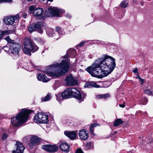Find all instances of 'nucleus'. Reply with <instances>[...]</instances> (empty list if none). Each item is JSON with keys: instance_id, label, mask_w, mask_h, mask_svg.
Here are the masks:
<instances>
[{"instance_id": "f257e3e1", "label": "nucleus", "mask_w": 153, "mask_h": 153, "mask_svg": "<svg viewBox=\"0 0 153 153\" xmlns=\"http://www.w3.org/2000/svg\"><path fill=\"white\" fill-rule=\"evenodd\" d=\"M115 67V59L111 56H107L104 59H97L91 66L86 68L85 70L93 76L101 78L110 74Z\"/></svg>"}, {"instance_id": "f03ea898", "label": "nucleus", "mask_w": 153, "mask_h": 153, "mask_svg": "<svg viewBox=\"0 0 153 153\" xmlns=\"http://www.w3.org/2000/svg\"><path fill=\"white\" fill-rule=\"evenodd\" d=\"M68 61L67 59L62 60L61 64L56 63L47 67V71L45 73L53 78H56L64 74L68 69Z\"/></svg>"}, {"instance_id": "7ed1b4c3", "label": "nucleus", "mask_w": 153, "mask_h": 153, "mask_svg": "<svg viewBox=\"0 0 153 153\" xmlns=\"http://www.w3.org/2000/svg\"><path fill=\"white\" fill-rule=\"evenodd\" d=\"M32 111L26 109H22L15 117L11 119V124L14 126L18 127L25 123L28 117V115Z\"/></svg>"}, {"instance_id": "20e7f679", "label": "nucleus", "mask_w": 153, "mask_h": 153, "mask_svg": "<svg viewBox=\"0 0 153 153\" xmlns=\"http://www.w3.org/2000/svg\"><path fill=\"white\" fill-rule=\"evenodd\" d=\"M77 90L75 88H69L66 89L63 92V95H65V99L69 97H74L77 99L79 102H80L81 101H83L84 99L83 94V96L82 94L78 92L77 93L76 91Z\"/></svg>"}, {"instance_id": "39448f33", "label": "nucleus", "mask_w": 153, "mask_h": 153, "mask_svg": "<svg viewBox=\"0 0 153 153\" xmlns=\"http://www.w3.org/2000/svg\"><path fill=\"white\" fill-rule=\"evenodd\" d=\"M38 49V47L33 44L32 41L29 39H27L24 41L23 51L24 53L29 55H31V52H34Z\"/></svg>"}, {"instance_id": "423d86ee", "label": "nucleus", "mask_w": 153, "mask_h": 153, "mask_svg": "<svg viewBox=\"0 0 153 153\" xmlns=\"http://www.w3.org/2000/svg\"><path fill=\"white\" fill-rule=\"evenodd\" d=\"M8 53L14 58L19 56V53L21 51V47L20 45L16 42L11 43L9 45Z\"/></svg>"}, {"instance_id": "0eeeda50", "label": "nucleus", "mask_w": 153, "mask_h": 153, "mask_svg": "<svg viewBox=\"0 0 153 153\" xmlns=\"http://www.w3.org/2000/svg\"><path fill=\"white\" fill-rule=\"evenodd\" d=\"M62 12L61 10L55 7H51L46 10L45 14L47 16L51 17L54 16L59 17V13Z\"/></svg>"}, {"instance_id": "6e6552de", "label": "nucleus", "mask_w": 153, "mask_h": 153, "mask_svg": "<svg viewBox=\"0 0 153 153\" xmlns=\"http://www.w3.org/2000/svg\"><path fill=\"white\" fill-rule=\"evenodd\" d=\"M29 9L30 13H32L35 16H41L44 13V10L42 9L41 8H36L35 6L33 5L30 7Z\"/></svg>"}, {"instance_id": "1a4fd4ad", "label": "nucleus", "mask_w": 153, "mask_h": 153, "mask_svg": "<svg viewBox=\"0 0 153 153\" xmlns=\"http://www.w3.org/2000/svg\"><path fill=\"white\" fill-rule=\"evenodd\" d=\"M20 18L19 14L14 16H5L3 21L7 25H12L13 24L15 20H18Z\"/></svg>"}, {"instance_id": "9d476101", "label": "nucleus", "mask_w": 153, "mask_h": 153, "mask_svg": "<svg viewBox=\"0 0 153 153\" xmlns=\"http://www.w3.org/2000/svg\"><path fill=\"white\" fill-rule=\"evenodd\" d=\"M65 81L66 82V84L67 86H74L77 84V81L74 79L71 75L67 76L65 79Z\"/></svg>"}, {"instance_id": "9b49d317", "label": "nucleus", "mask_w": 153, "mask_h": 153, "mask_svg": "<svg viewBox=\"0 0 153 153\" xmlns=\"http://www.w3.org/2000/svg\"><path fill=\"white\" fill-rule=\"evenodd\" d=\"M42 148L46 151L49 152H54L56 151L58 147L56 145H43Z\"/></svg>"}, {"instance_id": "f8f14e48", "label": "nucleus", "mask_w": 153, "mask_h": 153, "mask_svg": "<svg viewBox=\"0 0 153 153\" xmlns=\"http://www.w3.org/2000/svg\"><path fill=\"white\" fill-rule=\"evenodd\" d=\"M78 134L80 138L83 140H86L89 137L88 132L85 129L80 130Z\"/></svg>"}, {"instance_id": "ddd939ff", "label": "nucleus", "mask_w": 153, "mask_h": 153, "mask_svg": "<svg viewBox=\"0 0 153 153\" xmlns=\"http://www.w3.org/2000/svg\"><path fill=\"white\" fill-rule=\"evenodd\" d=\"M16 145L17 149L15 151H13V153H23L25 149L24 146L22 143L19 142H17Z\"/></svg>"}, {"instance_id": "4468645a", "label": "nucleus", "mask_w": 153, "mask_h": 153, "mask_svg": "<svg viewBox=\"0 0 153 153\" xmlns=\"http://www.w3.org/2000/svg\"><path fill=\"white\" fill-rule=\"evenodd\" d=\"M45 24L42 22H37L36 23H34L35 25V27L36 28V30H37L38 32L41 34H42L43 32L42 27H44Z\"/></svg>"}, {"instance_id": "2eb2a0df", "label": "nucleus", "mask_w": 153, "mask_h": 153, "mask_svg": "<svg viewBox=\"0 0 153 153\" xmlns=\"http://www.w3.org/2000/svg\"><path fill=\"white\" fill-rule=\"evenodd\" d=\"M30 138V141L29 146L31 149H33V146L39 141V139L36 136H31Z\"/></svg>"}, {"instance_id": "dca6fc26", "label": "nucleus", "mask_w": 153, "mask_h": 153, "mask_svg": "<svg viewBox=\"0 0 153 153\" xmlns=\"http://www.w3.org/2000/svg\"><path fill=\"white\" fill-rule=\"evenodd\" d=\"M77 131H65V134L70 138L71 140L75 139L76 136Z\"/></svg>"}, {"instance_id": "f3484780", "label": "nucleus", "mask_w": 153, "mask_h": 153, "mask_svg": "<svg viewBox=\"0 0 153 153\" xmlns=\"http://www.w3.org/2000/svg\"><path fill=\"white\" fill-rule=\"evenodd\" d=\"M37 78L38 80L45 82H47L50 80V79L48 78L45 74L42 73L38 74Z\"/></svg>"}, {"instance_id": "a211bd4d", "label": "nucleus", "mask_w": 153, "mask_h": 153, "mask_svg": "<svg viewBox=\"0 0 153 153\" xmlns=\"http://www.w3.org/2000/svg\"><path fill=\"white\" fill-rule=\"evenodd\" d=\"M60 148L63 151L68 152L69 148V146L67 143L63 142L60 144Z\"/></svg>"}, {"instance_id": "6ab92c4d", "label": "nucleus", "mask_w": 153, "mask_h": 153, "mask_svg": "<svg viewBox=\"0 0 153 153\" xmlns=\"http://www.w3.org/2000/svg\"><path fill=\"white\" fill-rule=\"evenodd\" d=\"M41 113H39L36 114L34 117L33 121L36 123H41Z\"/></svg>"}, {"instance_id": "aec40b11", "label": "nucleus", "mask_w": 153, "mask_h": 153, "mask_svg": "<svg viewBox=\"0 0 153 153\" xmlns=\"http://www.w3.org/2000/svg\"><path fill=\"white\" fill-rule=\"evenodd\" d=\"M91 86L93 87L98 88L100 87L99 85L94 82H90L89 83H87L85 85V87L90 88Z\"/></svg>"}, {"instance_id": "412c9836", "label": "nucleus", "mask_w": 153, "mask_h": 153, "mask_svg": "<svg viewBox=\"0 0 153 153\" xmlns=\"http://www.w3.org/2000/svg\"><path fill=\"white\" fill-rule=\"evenodd\" d=\"M41 116V123H47L48 121V115L42 113Z\"/></svg>"}, {"instance_id": "4be33fe9", "label": "nucleus", "mask_w": 153, "mask_h": 153, "mask_svg": "<svg viewBox=\"0 0 153 153\" xmlns=\"http://www.w3.org/2000/svg\"><path fill=\"white\" fill-rule=\"evenodd\" d=\"M63 94V92L62 93H59L58 94L56 95V100L59 101L63 99H65V95Z\"/></svg>"}, {"instance_id": "5701e85b", "label": "nucleus", "mask_w": 153, "mask_h": 153, "mask_svg": "<svg viewBox=\"0 0 153 153\" xmlns=\"http://www.w3.org/2000/svg\"><path fill=\"white\" fill-rule=\"evenodd\" d=\"M123 123V121L121 119H117L115 120L114 123V126L115 127L117 126L122 124Z\"/></svg>"}, {"instance_id": "b1692460", "label": "nucleus", "mask_w": 153, "mask_h": 153, "mask_svg": "<svg viewBox=\"0 0 153 153\" xmlns=\"http://www.w3.org/2000/svg\"><path fill=\"white\" fill-rule=\"evenodd\" d=\"M51 98V94H48L44 97L42 98V102H46L49 100Z\"/></svg>"}, {"instance_id": "393cba45", "label": "nucleus", "mask_w": 153, "mask_h": 153, "mask_svg": "<svg viewBox=\"0 0 153 153\" xmlns=\"http://www.w3.org/2000/svg\"><path fill=\"white\" fill-rule=\"evenodd\" d=\"M97 125H99V124H96V123H94L91 124L90 126V131L91 133L92 134L94 135V127H96L97 126Z\"/></svg>"}, {"instance_id": "a878e982", "label": "nucleus", "mask_w": 153, "mask_h": 153, "mask_svg": "<svg viewBox=\"0 0 153 153\" xmlns=\"http://www.w3.org/2000/svg\"><path fill=\"white\" fill-rule=\"evenodd\" d=\"M35 25L34 23L32 24V25H30L28 28V30L30 33H32L34 30H36V28L35 27Z\"/></svg>"}, {"instance_id": "bb28decb", "label": "nucleus", "mask_w": 153, "mask_h": 153, "mask_svg": "<svg viewBox=\"0 0 153 153\" xmlns=\"http://www.w3.org/2000/svg\"><path fill=\"white\" fill-rule=\"evenodd\" d=\"M109 97V95L108 94H100L97 96L96 98L97 99H100V98H106Z\"/></svg>"}, {"instance_id": "cd10ccee", "label": "nucleus", "mask_w": 153, "mask_h": 153, "mask_svg": "<svg viewBox=\"0 0 153 153\" xmlns=\"http://www.w3.org/2000/svg\"><path fill=\"white\" fill-rule=\"evenodd\" d=\"M56 30L57 32H58L59 35H62L64 33V31L63 29L61 28L60 27H56Z\"/></svg>"}, {"instance_id": "c85d7f7f", "label": "nucleus", "mask_w": 153, "mask_h": 153, "mask_svg": "<svg viewBox=\"0 0 153 153\" xmlns=\"http://www.w3.org/2000/svg\"><path fill=\"white\" fill-rule=\"evenodd\" d=\"M10 32H11L10 30L0 31V39L3 37L4 35L9 34Z\"/></svg>"}, {"instance_id": "c756f323", "label": "nucleus", "mask_w": 153, "mask_h": 153, "mask_svg": "<svg viewBox=\"0 0 153 153\" xmlns=\"http://www.w3.org/2000/svg\"><path fill=\"white\" fill-rule=\"evenodd\" d=\"M128 4V2L127 1H123L121 3L120 6L124 8H125L127 7Z\"/></svg>"}, {"instance_id": "7c9ffc66", "label": "nucleus", "mask_w": 153, "mask_h": 153, "mask_svg": "<svg viewBox=\"0 0 153 153\" xmlns=\"http://www.w3.org/2000/svg\"><path fill=\"white\" fill-rule=\"evenodd\" d=\"M93 147V145L91 143H87L85 146V148L86 150H89Z\"/></svg>"}, {"instance_id": "2f4dec72", "label": "nucleus", "mask_w": 153, "mask_h": 153, "mask_svg": "<svg viewBox=\"0 0 153 153\" xmlns=\"http://www.w3.org/2000/svg\"><path fill=\"white\" fill-rule=\"evenodd\" d=\"M147 101V100L146 98H145L143 99H142L140 101V104L143 105L146 104Z\"/></svg>"}, {"instance_id": "473e14b6", "label": "nucleus", "mask_w": 153, "mask_h": 153, "mask_svg": "<svg viewBox=\"0 0 153 153\" xmlns=\"http://www.w3.org/2000/svg\"><path fill=\"white\" fill-rule=\"evenodd\" d=\"M5 39L9 43V45L15 42L13 40H11L10 39L9 36L6 37Z\"/></svg>"}, {"instance_id": "72a5a7b5", "label": "nucleus", "mask_w": 153, "mask_h": 153, "mask_svg": "<svg viewBox=\"0 0 153 153\" xmlns=\"http://www.w3.org/2000/svg\"><path fill=\"white\" fill-rule=\"evenodd\" d=\"M145 92L146 94H148L149 95H151L152 94V92L149 89H147L145 91Z\"/></svg>"}, {"instance_id": "f704fd0d", "label": "nucleus", "mask_w": 153, "mask_h": 153, "mask_svg": "<svg viewBox=\"0 0 153 153\" xmlns=\"http://www.w3.org/2000/svg\"><path fill=\"white\" fill-rule=\"evenodd\" d=\"M12 0H0V3H2L6 2H10Z\"/></svg>"}, {"instance_id": "c9c22d12", "label": "nucleus", "mask_w": 153, "mask_h": 153, "mask_svg": "<svg viewBox=\"0 0 153 153\" xmlns=\"http://www.w3.org/2000/svg\"><path fill=\"white\" fill-rule=\"evenodd\" d=\"M8 137V135L7 134H3L2 136V139L3 140H5L7 139V138Z\"/></svg>"}, {"instance_id": "e433bc0d", "label": "nucleus", "mask_w": 153, "mask_h": 153, "mask_svg": "<svg viewBox=\"0 0 153 153\" xmlns=\"http://www.w3.org/2000/svg\"><path fill=\"white\" fill-rule=\"evenodd\" d=\"M4 50L6 51V52L8 53V51L9 50V48L8 47L5 46L3 47Z\"/></svg>"}, {"instance_id": "4c0bfd02", "label": "nucleus", "mask_w": 153, "mask_h": 153, "mask_svg": "<svg viewBox=\"0 0 153 153\" xmlns=\"http://www.w3.org/2000/svg\"><path fill=\"white\" fill-rule=\"evenodd\" d=\"M76 153H84L80 149H77L76 151Z\"/></svg>"}, {"instance_id": "58836bf2", "label": "nucleus", "mask_w": 153, "mask_h": 153, "mask_svg": "<svg viewBox=\"0 0 153 153\" xmlns=\"http://www.w3.org/2000/svg\"><path fill=\"white\" fill-rule=\"evenodd\" d=\"M85 43L84 42H82L80 43L78 45H77V46L78 47H81Z\"/></svg>"}, {"instance_id": "ea45409f", "label": "nucleus", "mask_w": 153, "mask_h": 153, "mask_svg": "<svg viewBox=\"0 0 153 153\" xmlns=\"http://www.w3.org/2000/svg\"><path fill=\"white\" fill-rule=\"evenodd\" d=\"M138 70V69L137 68H136L133 70V72L134 73H137Z\"/></svg>"}, {"instance_id": "a19ab883", "label": "nucleus", "mask_w": 153, "mask_h": 153, "mask_svg": "<svg viewBox=\"0 0 153 153\" xmlns=\"http://www.w3.org/2000/svg\"><path fill=\"white\" fill-rule=\"evenodd\" d=\"M30 137L29 136H27L23 138V140L24 141H25L26 142L27 139L29 138V137Z\"/></svg>"}, {"instance_id": "79ce46f5", "label": "nucleus", "mask_w": 153, "mask_h": 153, "mask_svg": "<svg viewBox=\"0 0 153 153\" xmlns=\"http://www.w3.org/2000/svg\"><path fill=\"white\" fill-rule=\"evenodd\" d=\"M120 107L122 108H124L125 107V105L124 104H120L119 105Z\"/></svg>"}, {"instance_id": "37998d69", "label": "nucleus", "mask_w": 153, "mask_h": 153, "mask_svg": "<svg viewBox=\"0 0 153 153\" xmlns=\"http://www.w3.org/2000/svg\"><path fill=\"white\" fill-rule=\"evenodd\" d=\"M140 81L141 82V84H143V79H142L141 78H140L139 79Z\"/></svg>"}, {"instance_id": "c03bdc74", "label": "nucleus", "mask_w": 153, "mask_h": 153, "mask_svg": "<svg viewBox=\"0 0 153 153\" xmlns=\"http://www.w3.org/2000/svg\"><path fill=\"white\" fill-rule=\"evenodd\" d=\"M66 16L68 18H70L71 17V15L69 14H67L66 15Z\"/></svg>"}, {"instance_id": "a18cd8bd", "label": "nucleus", "mask_w": 153, "mask_h": 153, "mask_svg": "<svg viewBox=\"0 0 153 153\" xmlns=\"http://www.w3.org/2000/svg\"><path fill=\"white\" fill-rule=\"evenodd\" d=\"M136 78H138L139 79L140 78H141V77H140V76L138 74L137 77H136Z\"/></svg>"}, {"instance_id": "49530a36", "label": "nucleus", "mask_w": 153, "mask_h": 153, "mask_svg": "<svg viewBox=\"0 0 153 153\" xmlns=\"http://www.w3.org/2000/svg\"><path fill=\"white\" fill-rule=\"evenodd\" d=\"M48 1H52L53 0H48Z\"/></svg>"}, {"instance_id": "de8ad7c7", "label": "nucleus", "mask_w": 153, "mask_h": 153, "mask_svg": "<svg viewBox=\"0 0 153 153\" xmlns=\"http://www.w3.org/2000/svg\"><path fill=\"white\" fill-rule=\"evenodd\" d=\"M27 1H31L32 0H27Z\"/></svg>"}, {"instance_id": "09e8293b", "label": "nucleus", "mask_w": 153, "mask_h": 153, "mask_svg": "<svg viewBox=\"0 0 153 153\" xmlns=\"http://www.w3.org/2000/svg\"><path fill=\"white\" fill-rule=\"evenodd\" d=\"M1 49H0V52H1Z\"/></svg>"}, {"instance_id": "8fccbe9b", "label": "nucleus", "mask_w": 153, "mask_h": 153, "mask_svg": "<svg viewBox=\"0 0 153 153\" xmlns=\"http://www.w3.org/2000/svg\"><path fill=\"white\" fill-rule=\"evenodd\" d=\"M50 30H52V29H50Z\"/></svg>"}]
</instances>
